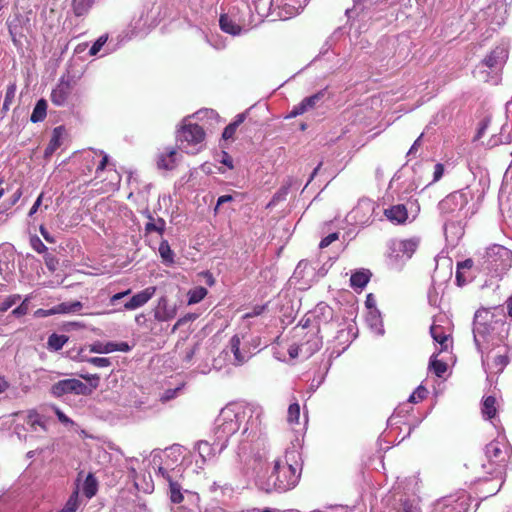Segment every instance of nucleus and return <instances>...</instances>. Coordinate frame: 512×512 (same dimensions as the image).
Returning <instances> with one entry per match:
<instances>
[{
    "label": "nucleus",
    "instance_id": "obj_3",
    "mask_svg": "<svg viewBox=\"0 0 512 512\" xmlns=\"http://www.w3.org/2000/svg\"><path fill=\"white\" fill-rule=\"evenodd\" d=\"M499 316L490 309H480L475 313L473 321V339L481 354L482 365L487 378H492L505 369L509 363L510 348L505 343L508 336V325L505 321L504 309L500 308Z\"/></svg>",
    "mask_w": 512,
    "mask_h": 512
},
{
    "label": "nucleus",
    "instance_id": "obj_20",
    "mask_svg": "<svg viewBox=\"0 0 512 512\" xmlns=\"http://www.w3.org/2000/svg\"><path fill=\"white\" fill-rule=\"evenodd\" d=\"M184 452H185V448L179 444H174V445L166 448L164 451L165 467L159 466L158 473L163 478L167 479L169 483H170V481H172V479L168 473V468H171L172 466L176 465L181 459H183Z\"/></svg>",
    "mask_w": 512,
    "mask_h": 512
},
{
    "label": "nucleus",
    "instance_id": "obj_38",
    "mask_svg": "<svg viewBox=\"0 0 512 512\" xmlns=\"http://www.w3.org/2000/svg\"><path fill=\"white\" fill-rule=\"evenodd\" d=\"M82 490L84 495L88 499H91L97 493L98 483L96 478L92 474H88V476L86 477L83 483Z\"/></svg>",
    "mask_w": 512,
    "mask_h": 512
},
{
    "label": "nucleus",
    "instance_id": "obj_46",
    "mask_svg": "<svg viewBox=\"0 0 512 512\" xmlns=\"http://www.w3.org/2000/svg\"><path fill=\"white\" fill-rule=\"evenodd\" d=\"M309 268V263L305 260H301L296 266V269L294 270L292 279L300 280L305 277V274H313L314 268L311 269V273H309L308 271Z\"/></svg>",
    "mask_w": 512,
    "mask_h": 512
},
{
    "label": "nucleus",
    "instance_id": "obj_9",
    "mask_svg": "<svg viewBox=\"0 0 512 512\" xmlns=\"http://www.w3.org/2000/svg\"><path fill=\"white\" fill-rule=\"evenodd\" d=\"M188 116L182 120L176 139L179 147L188 154H197L205 146V132L201 126L191 122Z\"/></svg>",
    "mask_w": 512,
    "mask_h": 512
},
{
    "label": "nucleus",
    "instance_id": "obj_31",
    "mask_svg": "<svg viewBox=\"0 0 512 512\" xmlns=\"http://www.w3.org/2000/svg\"><path fill=\"white\" fill-rule=\"evenodd\" d=\"M366 322L376 335L382 336L384 334L382 318L380 312L376 308L369 310L366 316Z\"/></svg>",
    "mask_w": 512,
    "mask_h": 512
},
{
    "label": "nucleus",
    "instance_id": "obj_18",
    "mask_svg": "<svg viewBox=\"0 0 512 512\" xmlns=\"http://www.w3.org/2000/svg\"><path fill=\"white\" fill-rule=\"evenodd\" d=\"M326 96L327 89H322L309 97H305L299 104L293 106L287 118H294L312 109L321 107L325 102Z\"/></svg>",
    "mask_w": 512,
    "mask_h": 512
},
{
    "label": "nucleus",
    "instance_id": "obj_27",
    "mask_svg": "<svg viewBox=\"0 0 512 512\" xmlns=\"http://www.w3.org/2000/svg\"><path fill=\"white\" fill-rule=\"evenodd\" d=\"M498 411V403L494 396L484 397L481 404V413L484 419L491 421L496 427V415Z\"/></svg>",
    "mask_w": 512,
    "mask_h": 512
},
{
    "label": "nucleus",
    "instance_id": "obj_23",
    "mask_svg": "<svg viewBox=\"0 0 512 512\" xmlns=\"http://www.w3.org/2000/svg\"><path fill=\"white\" fill-rule=\"evenodd\" d=\"M318 333V327H312L305 335V340L300 343L303 358H309L321 348L322 339Z\"/></svg>",
    "mask_w": 512,
    "mask_h": 512
},
{
    "label": "nucleus",
    "instance_id": "obj_21",
    "mask_svg": "<svg viewBox=\"0 0 512 512\" xmlns=\"http://www.w3.org/2000/svg\"><path fill=\"white\" fill-rule=\"evenodd\" d=\"M72 80L61 77L56 87L51 92V102L56 106H64L72 92Z\"/></svg>",
    "mask_w": 512,
    "mask_h": 512
},
{
    "label": "nucleus",
    "instance_id": "obj_30",
    "mask_svg": "<svg viewBox=\"0 0 512 512\" xmlns=\"http://www.w3.org/2000/svg\"><path fill=\"white\" fill-rule=\"evenodd\" d=\"M26 425L30 431L36 433L45 432L47 430L46 419L36 411H29L26 418Z\"/></svg>",
    "mask_w": 512,
    "mask_h": 512
},
{
    "label": "nucleus",
    "instance_id": "obj_17",
    "mask_svg": "<svg viewBox=\"0 0 512 512\" xmlns=\"http://www.w3.org/2000/svg\"><path fill=\"white\" fill-rule=\"evenodd\" d=\"M152 10L153 8H144L139 12L138 16L131 20V36L144 35L156 25V13H153Z\"/></svg>",
    "mask_w": 512,
    "mask_h": 512
},
{
    "label": "nucleus",
    "instance_id": "obj_58",
    "mask_svg": "<svg viewBox=\"0 0 512 512\" xmlns=\"http://www.w3.org/2000/svg\"><path fill=\"white\" fill-rule=\"evenodd\" d=\"M267 305H255L250 311L243 315V319H250L261 315L266 310Z\"/></svg>",
    "mask_w": 512,
    "mask_h": 512
},
{
    "label": "nucleus",
    "instance_id": "obj_41",
    "mask_svg": "<svg viewBox=\"0 0 512 512\" xmlns=\"http://www.w3.org/2000/svg\"><path fill=\"white\" fill-rule=\"evenodd\" d=\"M81 505V500L79 497V491L75 490L70 497L68 498L67 502L65 503L64 507L59 512H77Z\"/></svg>",
    "mask_w": 512,
    "mask_h": 512
},
{
    "label": "nucleus",
    "instance_id": "obj_24",
    "mask_svg": "<svg viewBox=\"0 0 512 512\" xmlns=\"http://www.w3.org/2000/svg\"><path fill=\"white\" fill-rule=\"evenodd\" d=\"M419 244L417 238L395 240L392 242V250L396 253V257L411 258Z\"/></svg>",
    "mask_w": 512,
    "mask_h": 512
},
{
    "label": "nucleus",
    "instance_id": "obj_45",
    "mask_svg": "<svg viewBox=\"0 0 512 512\" xmlns=\"http://www.w3.org/2000/svg\"><path fill=\"white\" fill-rule=\"evenodd\" d=\"M209 490L214 494L219 492L222 496H231L233 492V488L229 483H222L221 481L213 482Z\"/></svg>",
    "mask_w": 512,
    "mask_h": 512
},
{
    "label": "nucleus",
    "instance_id": "obj_60",
    "mask_svg": "<svg viewBox=\"0 0 512 512\" xmlns=\"http://www.w3.org/2000/svg\"><path fill=\"white\" fill-rule=\"evenodd\" d=\"M56 314H73L71 302H62L54 306Z\"/></svg>",
    "mask_w": 512,
    "mask_h": 512
},
{
    "label": "nucleus",
    "instance_id": "obj_16",
    "mask_svg": "<svg viewBox=\"0 0 512 512\" xmlns=\"http://www.w3.org/2000/svg\"><path fill=\"white\" fill-rule=\"evenodd\" d=\"M193 450L198 454L196 467L200 470H203L207 463L216 459L224 451L220 450V444H218V439L214 435L211 443L206 440L197 441L194 444Z\"/></svg>",
    "mask_w": 512,
    "mask_h": 512
},
{
    "label": "nucleus",
    "instance_id": "obj_63",
    "mask_svg": "<svg viewBox=\"0 0 512 512\" xmlns=\"http://www.w3.org/2000/svg\"><path fill=\"white\" fill-rule=\"evenodd\" d=\"M338 239V233H331L329 235H327L326 237H324L320 244H319V248L323 249V248H326L328 247L331 243H333L334 241H336Z\"/></svg>",
    "mask_w": 512,
    "mask_h": 512
},
{
    "label": "nucleus",
    "instance_id": "obj_10",
    "mask_svg": "<svg viewBox=\"0 0 512 512\" xmlns=\"http://www.w3.org/2000/svg\"><path fill=\"white\" fill-rule=\"evenodd\" d=\"M252 355L253 353L248 348L247 343L242 342L238 335H234L230 339L229 345L214 359L213 367L221 370L225 362L233 366H242Z\"/></svg>",
    "mask_w": 512,
    "mask_h": 512
},
{
    "label": "nucleus",
    "instance_id": "obj_25",
    "mask_svg": "<svg viewBox=\"0 0 512 512\" xmlns=\"http://www.w3.org/2000/svg\"><path fill=\"white\" fill-rule=\"evenodd\" d=\"M155 292L156 288L154 286L145 288L133 295L130 300L124 304V309L131 311L144 306L154 296Z\"/></svg>",
    "mask_w": 512,
    "mask_h": 512
},
{
    "label": "nucleus",
    "instance_id": "obj_13",
    "mask_svg": "<svg viewBox=\"0 0 512 512\" xmlns=\"http://www.w3.org/2000/svg\"><path fill=\"white\" fill-rule=\"evenodd\" d=\"M96 386L97 383L90 387L79 379L68 378L53 384L50 388V393L57 398L66 394L89 395Z\"/></svg>",
    "mask_w": 512,
    "mask_h": 512
},
{
    "label": "nucleus",
    "instance_id": "obj_43",
    "mask_svg": "<svg viewBox=\"0 0 512 512\" xmlns=\"http://www.w3.org/2000/svg\"><path fill=\"white\" fill-rule=\"evenodd\" d=\"M93 3L94 0H73L72 7L75 15H85L89 11Z\"/></svg>",
    "mask_w": 512,
    "mask_h": 512
},
{
    "label": "nucleus",
    "instance_id": "obj_44",
    "mask_svg": "<svg viewBox=\"0 0 512 512\" xmlns=\"http://www.w3.org/2000/svg\"><path fill=\"white\" fill-rule=\"evenodd\" d=\"M287 421L292 426L300 424V405L298 402H294L289 405Z\"/></svg>",
    "mask_w": 512,
    "mask_h": 512
},
{
    "label": "nucleus",
    "instance_id": "obj_26",
    "mask_svg": "<svg viewBox=\"0 0 512 512\" xmlns=\"http://www.w3.org/2000/svg\"><path fill=\"white\" fill-rule=\"evenodd\" d=\"M374 211V203L369 199H362L353 209V218L360 223H365Z\"/></svg>",
    "mask_w": 512,
    "mask_h": 512
},
{
    "label": "nucleus",
    "instance_id": "obj_33",
    "mask_svg": "<svg viewBox=\"0 0 512 512\" xmlns=\"http://www.w3.org/2000/svg\"><path fill=\"white\" fill-rule=\"evenodd\" d=\"M176 311L174 308L168 307V303L164 299L158 303L155 311V319L158 321H168L175 317Z\"/></svg>",
    "mask_w": 512,
    "mask_h": 512
},
{
    "label": "nucleus",
    "instance_id": "obj_15",
    "mask_svg": "<svg viewBox=\"0 0 512 512\" xmlns=\"http://www.w3.org/2000/svg\"><path fill=\"white\" fill-rule=\"evenodd\" d=\"M506 475L500 473L486 474L475 483V491L480 500L497 494L505 482Z\"/></svg>",
    "mask_w": 512,
    "mask_h": 512
},
{
    "label": "nucleus",
    "instance_id": "obj_7",
    "mask_svg": "<svg viewBox=\"0 0 512 512\" xmlns=\"http://www.w3.org/2000/svg\"><path fill=\"white\" fill-rule=\"evenodd\" d=\"M512 456V447L505 436H498L485 447V459L482 468L485 474L500 473L506 475Z\"/></svg>",
    "mask_w": 512,
    "mask_h": 512
},
{
    "label": "nucleus",
    "instance_id": "obj_61",
    "mask_svg": "<svg viewBox=\"0 0 512 512\" xmlns=\"http://www.w3.org/2000/svg\"><path fill=\"white\" fill-rule=\"evenodd\" d=\"M31 245H32L33 249L38 253H46L47 252V247L37 236L31 238Z\"/></svg>",
    "mask_w": 512,
    "mask_h": 512
},
{
    "label": "nucleus",
    "instance_id": "obj_53",
    "mask_svg": "<svg viewBox=\"0 0 512 512\" xmlns=\"http://www.w3.org/2000/svg\"><path fill=\"white\" fill-rule=\"evenodd\" d=\"M205 38L207 42L217 50H221L226 46L225 41L219 35H206Z\"/></svg>",
    "mask_w": 512,
    "mask_h": 512
},
{
    "label": "nucleus",
    "instance_id": "obj_48",
    "mask_svg": "<svg viewBox=\"0 0 512 512\" xmlns=\"http://www.w3.org/2000/svg\"><path fill=\"white\" fill-rule=\"evenodd\" d=\"M430 368L438 377H442L447 370V364L443 361L437 360L435 355L431 356Z\"/></svg>",
    "mask_w": 512,
    "mask_h": 512
},
{
    "label": "nucleus",
    "instance_id": "obj_47",
    "mask_svg": "<svg viewBox=\"0 0 512 512\" xmlns=\"http://www.w3.org/2000/svg\"><path fill=\"white\" fill-rule=\"evenodd\" d=\"M115 348L116 347L114 345V342H107V343L96 342L91 346L90 351L94 352V353L107 354V353L114 352Z\"/></svg>",
    "mask_w": 512,
    "mask_h": 512
},
{
    "label": "nucleus",
    "instance_id": "obj_5",
    "mask_svg": "<svg viewBox=\"0 0 512 512\" xmlns=\"http://www.w3.org/2000/svg\"><path fill=\"white\" fill-rule=\"evenodd\" d=\"M415 486L414 480L395 485L384 498L385 507L382 512H422Z\"/></svg>",
    "mask_w": 512,
    "mask_h": 512
},
{
    "label": "nucleus",
    "instance_id": "obj_50",
    "mask_svg": "<svg viewBox=\"0 0 512 512\" xmlns=\"http://www.w3.org/2000/svg\"><path fill=\"white\" fill-rule=\"evenodd\" d=\"M408 411L405 409V406L398 407L394 413L391 415V417L388 419V425L390 427H393L394 425L400 424L401 420L400 418L404 417V414Z\"/></svg>",
    "mask_w": 512,
    "mask_h": 512
},
{
    "label": "nucleus",
    "instance_id": "obj_34",
    "mask_svg": "<svg viewBox=\"0 0 512 512\" xmlns=\"http://www.w3.org/2000/svg\"><path fill=\"white\" fill-rule=\"evenodd\" d=\"M177 151L170 149L166 154H162L158 159V167L166 170H171L177 163Z\"/></svg>",
    "mask_w": 512,
    "mask_h": 512
},
{
    "label": "nucleus",
    "instance_id": "obj_62",
    "mask_svg": "<svg viewBox=\"0 0 512 512\" xmlns=\"http://www.w3.org/2000/svg\"><path fill=\"white\" fill-rule=\"evenodd\" d=\"M58 420L65 426L74 425V422L67 417L58 407L54 408Z\"/></svg>",
    "mask_w": 512,
    "mask_h": 512
},
{
    "label": "nucleus",
    "instance_id": "obj_8",
    "mask_svg": "<svg viewBox=\"0 0 512 512\" xmlns=\"http://www.w3.org/2000/svg\"><path fill=\"white\" fill-rule=\"evenodd\" d=\"M307 0H255L254 6L260 16H274L273 20H288L298 15Z\"/></svg>",
    "mask_w": 512,
    "mask_h": 512
},
{
    "label": "nucleus",
    "instance_id": "obj_12",
    "mask_svg": "<svg viewBox=\"0 0 512 512\" xmlns=\"http://www.w3.org/2000/svg\"><path fill=\"white\" fill-rule=\"evenodd\" d=\"M470 500V495L461 490L438 499L433 505L432 512H471Z\"/></svg>",
    "mask_w": 512,
    "mask_h": 512
},
{
    "label": "nucleus",
    "instance_id": "obj_57",
    "mask_svg": "<svg viewBox=\"0 0 512 512\" xmlns=\"http://www.w3.org/2000/svg\"><path fill=\"white\" fill-rule=\"evenodd\" d=\"M45 265L49 271L54 272L58 266V259L51 253H46L44 256Z\"/></svg>",
    "mask_w": 512,
    "mask_h": 512
},
{
    "label": "nucleus",
    "instance_id": "obj_54",
    "mask_svg": "<svg viewBox=\"0 0 512 512\" xmlns=\"http://www.w3.org/2000/svg\"><path fill=\"white\" fill-rule=\"evenodd\" d=\"M427 390L423 386H419L408 398L409 403H418L426 397Z\"/></svg>",
    "mask_w": 512,
    "mask_h": 512
},
{
    "label": "nucleus",
    "instance_id": "obj_51",
    "mask_svg": "<svg viewBox=\"0 0 512 512\" xmlns=\"http://www.w3.org/2000/svg\"><path fill=\"white\" fill-rule=\"evenodd\" d=\"M183 385H179L176 388H169L166 389L160 396V400L162 402L170 401L174 398H176L179 394V392L182 390Z\"/></svg>",
    "mask_w": 512,
    "mask_h": 512
},
{
    "label": "nucleus",
    "instance_id": "obj_28",
    "mask_svg": "<svg viewBox=\"0 0 512 512\" xmlns=\"http://www.w3.org/2000/svg\"><path fill=\"white\" fill-rule=\"evenodd\" d=\"M384 215L395 224H403L408 219L407 208L403 204L393 205L385 209Z\"/></svg>",
    "mask_w": 512,
    "mask_h": 512
},
{
    "label": "nucleus",
    "instance_id": "obj_55",
    "mask_svg": "<svg viewBox=\"0 0 512 512\" xmlns=\"http://www.w3.org/2000/svg\"><path fill=\"white\" fill-rule=\"evenodd\" d=\"M107 35H102L100 36L95 42L94 44L91 46L90 50H89V54L91 56H95L97 55V53L101 50V48L104 46V44L107 42Z\"/></svg>",
    "mask_w": 512,
    "mask_h": 512
},
{
    "label": "nucleus",
    "instance_id": "obj_56",
    "mask_svg": "<svg viewBox=\"0 0 512 512\" xmlns=\"http://www.w3.org/2000/svg\"><path fill=\"white\" fill-rule=\"evenodd\" d=\"M28 302L29 298H25L23 302L12 311V315L15 317H21L28 313Z\"/></svg>",
    "mask_w": 512,
    "mask_h": 512
},
{
    "label": "nucleus",
    "instance_id": "obj_40",
    "mask_svg": "<svg viewBox=\"0 0 512 512\" xmlns=\"http://www.w3.org/2000/svg\"><path fill=\"white\" fill-rule=\"evenodd\" d=\"M67 341L68 337L66 335L53 333L48 338L47 346L50 350L58 351L63 348Z\"/></svg>",
    "mask_w": 512,
    "mask_h": 512
},
{
    "label": "nucleus",
    "instance_id": "obj_52",
    "mask_svg": "<svg viewBox=\"0 0 512 512\" xmlns=\"http://www.w3.org/2000/svg\"><path fill=\"white\" fill-rule=\"evenodd\" d=\"M15 94H16V85L10 84L6 90L5 99H4V103H3V109H5V110L9 109V106L11 105L12 101L14 100Z\"/></svg>",
    "mask_w": 512,
    "mask_h": 512
},
{
    "label": "nucleus",
    "instance_id": "obj_4",
    "mask_svg": "<svg viewBox=\"0 0 512 512\" xmlns=\"http://www.w3.org/2000/svg\"><path fill=\"white\" fill-rule=\"evenodd\" d=\"M472 198L471 191L465 188L449 194L439 203V209L446 219L444 233L447 239L450 237V229L456 230L451 237L452 241L459 239L462 235L461 222L475 213V210L468 205Z\"/></svg>",
    "mask_w": 512,
    "mask_h": 512
},
{
    "label": "nucleus",
    "instance_id": "obj_29",
    "mask_svg": "<svg viewBox=\"0 0 512 512\" xmlns=\"http://www.w3.org/2000/svg\"><path fill=\"white\" fill-rule=\"evenodd\" d=\"M475 266L474 260L466 259L463 262L457 264L456 281L459 286L466 284L472 275L470 272Z\"/></svg>",
    "mask_w": 512,
    "mask_h": 512
},
{
    "label": "nucleus",
    "instance_id": "obj_64",
    "mask_svg": "<svg viewBox=\"0 0 512 512\" xmlns=\"http://www.w3.org/2000/svg\"><path fill=\"white\" fill-rule=\"evenodd\" d=\"M236 130H237V127L233 123H230L228 126L225 127L222 137L225 140L231 139V138H233Z\"/></svg>",
    "mask_w": 512,
    "mask_h": 512
},
{
    "label": "nucleus",
    "instance_id": "obj_39",
    "mask_svg": "<svg viewBox=\"0 0 512 512\" xmlns=\"http://www.w3.org/2000/svg\"><path fill=\"white\" fill-rule=\"evenodd\" d=\"M60 131H61V127H57V128L54 129L52 138H51L49 144L47 145V147L45 148V151H44L45 157L51 156L58 149V147L61 145V133H60Z\"/></svg>",
    "mask_w": 512,
    "mask_h": 512
},
{
    "label": "nucleus",
    "instance_id": "obj_2",
    "mask_svg": "<svg viewBox=\"0 0 512 512\" xmlns=\"http://www.w3.org/2000/svg\"><path fill=\"white\" fill-rule=\"evenodd\" d=\"M262 409L241 404H228L215 420L213 435L217 437L220 450L228 446L229 438L243 427L236 454L239 463H246L250 454L266 440L262 432Z\"/></svg>",
    "mask_w": 512,
    "mask_h": 512
},
{
    "label": "nucleus",
    "instance_id": "obj_22",
    "mask_svg": "<svg viewBox=\"0 0 512 512\" xmlns=\"http://www.w3.org/2000/svg\"><path fill=\"white\" fill-rule=\"evenodd\" d=\"M508 58V50L504 45L495 47L482 61L492 71H499Z\"/></svg>",
    "mask_w": 512,
    "mask_h": 512
},
{
    "label": "nucleus",
    "instance_id": "obj_14",
    "mask_svg": "<svg viewBox=\"0 0 512 512\" xmlns=\"http://www.w3.org/2000/svg\"><path fill=\"white\" fill-rule=\"evenodd\" d=\"M430 334L436 344H439V352L448 351L452 345L450 322L444 315L435 317L430 327Z\"/></svg>",
    "mask_w": 512,
    "mask_h": 512
},
{
    "label": "nucleus",
    "instance_id": "obj_35",
    "mask_svg": "<svg viewBox=\"0 0 512 512\" xmlns=\"http://www.w3.org/2000/svg\"><path fill=\"white\" fill-rule=\"evenodd\" d=\"M149 221L145 224L146 233L157 232L163 235L166 227V222L162 218L155 219L150 213L147 214Z\"/></svg>",
    "mask_w": 512,
    "mask_h": 512
},
{
    "label": "nucleus",
    "instance_id": "obj_37",
    "mask_svg": "<svg viewBox=\"0 0 512 512\" xmlns=\"http://www.w3.org/2000/svg\"><path fill=\"white\" fill-rule=\"evenodd\" d=\"M46 113H47V102L44 99H40L37 101V103L33 109L30 120L33 123L41 122L45 119Z\"/></svg>",
    "mask_w": 512,
    "mask_h": 512
},
{
    "label": "nucleus",
    "instance_id": "obj_36",
    "mask_svg": "<svg viewBox=\"0 0 512 512\" xmlns=\"http://www.w3.org/2000/svg\"><path fill=\"white\" fill-rule=\"evenodd\" d=\"M158 251H159L160 257L162 259V262L166 266H172L175 263V260H174L175 254L172 251L167 240L163 239L160 242Z\"/></svg>",
    "mask_w": 512,
    "mask_h": 512
},
{
    "label": "nucleus",
    "instance_id": "obj_59",
    "mask_svg": "<svg viewBox=\"0 0 512 512\" xmlns=\"http://www.w3.org/2000/svg\"><path fill=\"white\" fill-rule=\"evenodd\" d=\"M88 362L99 368L108 367L111 364L110 359L106 357H92L88 359Z\"/></svg>",
    "mask_w": 512,
    "mask_h": 512
},
{
    "label": "nucleus",
    "instance_id": "obj_19",
    "mask_svg": "<svg viewBox=\"0 0 512 512\" xmlns=\"http://www.w3.org/2000/svg\"><path fill=\"white\" fill-rule=\"evenodd\" d=\"M236 8H232L229 13L222 14L219 19V25L223 32L233 36L240 35L245 30V20L235 13Z\"/></svg>",
    "mask_w": 512,
    "mask_h": 512
},
{
    "label": "nucleus",
    "instance_id": "obj_1",
    "mask_svg": "<svg viewBox=\"0 0 512 512\" xmlns=\"http://www.w3.org/2000/svg\"><path fill=\"white\" fill-rule=\"evenodd\" d=\"M299 453L286 451L284 456L270 457L266 440L254 450L242 465L245 475H250L255 486L265 493H284L294 489L301 478L302 464L296 460Z\"/></svg>",
    "mask_w": 512,
    "mask_h": 512
},
{
    "label": "nucleus",
    "instance_id": "obj_49",
    "mask_svg": "<svg viewBox=\"0 0 512 512\" xmlns=\"http://www.w3.org/2000/svg\"><path fill=\"white\" fill-rule=\"evenodd\" d=\"M20 300L21 295L19 294H13L6 297L2 302H0V312H6Z\"/></svg>",
    "mask_w": 512,
    "mask_h": 512
},
{
    "label": "nucleus",
    "instance_id": "obj_6",
    "mask_svg": "<svg viewBox=\"0 0 512 512\" xmlns=\"http://www.w3.org/2000/svg\"><path fill=\"white\" fill-rule=\"evenodd\" d=\"M512 266V251L502 245L488 247L478 259L476 269L490 275L491 279L501 278Z\"/></svg>",
    "mask_w": 512,
    "mask_h": 512
},
{
    "label": "nucleus",
    "instance_id": "obj_11",
    "mask_svg": "<svg viewBox=\"0 0 512 512\" xmlns=\"http://www.w3.org/2000/svg\"><path fill=\"white\" fill-rule=\"evenodd\" d=\"M170 499L174 506L172 512H200L199 496L197 493L185 490L182 492L181 486L174 481H170Z\"/></svg>",
    "mask_w": 512,
    "mask_h": 512
},
{
    "label": "nucleus",
    "instance_id": "obj_42",
    "mask_svg": "<svg viewBox=\"0 0 512 512\" xmlns=\"http://www.w3.org/2000/svg\"><path fill=\"white\" fill-rule=\"evenodd\" d=\"M208 291L205 287L198 286L188 292V304H197L202 301L207 295Z\"/></svg>",
    "mask_w": 512,
    "mask_h": 512
},
{
    "label": "nucleus",
    "instance_id": "obj_32",
    "mask_svg": "<svg viewBox=\"0 0 512 512\" xmlns=\"http://www.w3.org/2000/svg\"><path fill=\"white\" fill-rule=\"evenodd\" d=\"M370 277L371 273L369 270H357L350 277V286L355 290H362L368 284Z\"/></svg>",
    "mask_w": 512,
    "mask_h": 512
}]
</instances>
